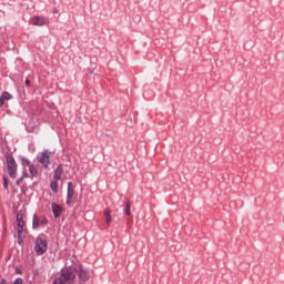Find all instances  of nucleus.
<instances>
[{"label": "nucleus", "mask_w": 284, "mask_h": 284, "mask_svg": "<svg viewBox=\"0 0 284 284\" xmlns=\"http://www.w3.org/2000/svg\"><path fill=\"white\" fill-rule=\"evenodd\" d=\"M30 79H26V81H24V85L27 87V88H30Z\"/></svg>", "instance_id": "24"}, {"label": "nucleus", "mask_w": 284, "mask_h": 284, "mask_svg": "<svg viewBox=\"0 0 284 284\" xmlns=\"http://www.w3.org/2000/svg\"><path fill=\"white\" fill-rule=\"evenodd\" d=\"M16 222H17V232H23V225H26V222L23 221V213L19 212L16 215Z\"/></svg>", "instance_id": "8"}, {"label": "nucleus", "mask_w": 284, "mask_h": 284, "mask_svg": "<svg viewBox=\"0 0 284 284\" xmlns=\"http://www.w3.org/2000/svg\"><path fill=\"white\" fill-rule=\"evenodd\" d=\"M50 154L52 152L50 150H44L43 152L39 153L37 156L38 163H41V165L48 170L50 168Z\"/></svg>", "instance_id": "3"}, {"label": "nucleus", "mask_w": 284, "mask_h": 284, "mask_svg": "<svg viewBox=\"0 0 284 284\" xmlns=\"http://www.w3.org/2000/svg\"><path fill=\"white\" fill-rule=\"evenodd\" d=\"M52 284H65V282H63V277L59 276L54 278Z\"/></svg>", "instance_id": "19"}, {"label": "nucleus", "mask_w": 284, "mask_h": 284, "mask_svg": "<svg viewBox=\"0 0 284 284\" xmlns=\"http://www.w3.org/2000/svg\"><path fill=\"white\" fill-rule=\"evenodd\" d=\"M74 272H78L80 283H88V281H90V271L84 268L83 265H80L78 270L74 268Z\"/></svg>", "instance_id": "5"}, {"label": "nucleus", "mask_w": 284, "mask_h": 284, "mask_svg": "<svg viewBox=\"0 0 284 284\" xmlns=\"http://www.w3.org/2000/svg\"><path fill=\"white\" fill-rule=\"evenodd\" d=\"M19 159L21 161L22 168H30V165H32V163L30 162V160L28 158L20 155Z\"/></svg>", "instance_id": "13"}, {"label": "nucleus", "mask_w": 284, "mask_h": 284, "mask_svg": "<svg viewBox=\"0 0 284 284\" xmlns=\"http://www.w3.org/2000/svg\"><path fill=\"white\" fill-rule=\"evenodd\" d=\"M28 176H30L29 174H28V172L27 171H23V173H22V179H28Z\"/></svg>", "instance_id": "25"}, {"label": "nucleus", "mask_w": 284, "mask_h": 284, "mask_svg": "<svg viewBox=\"0 0 284 284\" xmlns=\"http://www.w3.org/2000/svg\"><path fill=\"white\" fill-rule=\"evenodd\" d=\"M3 187H4V190L9 189L8 178H6V176H3Z\"/></svg>", "instance_id": "20"}, {"label": "nucleus", "mask_w": 284, "mask_h": 284, "mask_svg": "<svg viewBox=\"0 0 284 284\" xmlns=\"http://www.w3.org/2000/svg\"><path fill=\"white\" fill-rule=\"evenodd\" d=\"M40 225H48V219L40 220Z\"/></svg>", "instance_id": "23"}, {"label": "nucleus", "mask_w": 284, "mask_h": 284, "mask_svg": "<svg viewBox=\"0 0 284 284\" xmlns=\"http://www.w3.org/2000/svg\"><path fill=\"white\" fill-rule=\"evenodd\" d=\"M39 225H41V220L39 219V216H37V214H34L32 219V230H37Z\"/></svg>", "instance_id": "15"}, {"label": "nucleus", "mask_w": 284, "mask_h": 284, "mask_svg": "<svg viewBox=\"0 0 284 284\" xmlns=\"http://www.w3.org/2000/svg\"><path fill=\"white\" fill-rule=\"evenodd\" d=\"M18 245L23 247V232H18Z\"/></svg>", "instance_id": "18"}, {"label": "nucleus", "mask_w": 284, "mask_h": 284, "mask_svg": "<svg viewBox=\"0 0 284 284\" xmlns=\"http://www.w3.org/2000/svg\"><path fill=\"white\" fill-rule=\"evenodd\" d=\"M72 199H74V186L72 185V182H69L67 189V205L69 207L72 205Z\"/></svg>", "instance_id": "6"}, {"label": "nucleus", "mask_w": 284, "mask_h": 284, "mask_svg": "<svg viewBox=\"0 0 284 284\" xmlns=\"http://www.w3.org/2000/svg\"><path fill=\"white\" fill-rule=\"evenodd\" d=\"M58 12H59V9L54 8L53 9V14H58Z\"/></svg>", "instance_id": "28"}, {"label": "nucleus", "mask_w": 284, "mask_h": 284, "mask_svg": "<svg viewBox=\"0 0 284 284\" xmlns=\"http://www.w3.org/2000/svg\"><path fill=\"white\" fill-rule=\"evenodd\" d=\"M51 210L54 219H61V214H63V206L53 202L51 203Z\"/></svg>", "instance_id": "7"}, {"label": "nucleus", "mask_w": 284, "mask_h": 284, "mask_svg": "<svg viewBox=\"0 0 284 284\" xmlns=\"http://www.w3.org/2000/svg\"><path fill=\"white\" fill-rule=\"evenodd\" d=\"M33 26H45V19L41 16H36L33 19Z\"/></svg>", "instance_id": "12"}, {"label": "nucleus", "mask_w": 284, "mask_h": 284, "mask_svg": "<svg viewBox=\"0 0 284 284\" xmlns=\"http://www.w3.org/2000/svg\"><path fill=\"white\" fill-rule=\"evenodd\" d=\"M16 274H23V271L21 268H17Z\"/></svg>", "instance_id": "26"}, {"label": "nucleus", "mask_w": 284, "mask_h": 284, "mask_svg": "<svg viewBox=\"0 0 284 284\" xmlns=\"http://www.w3.org/2000/svg\"><path fill=\"white\" fill-rule=\"evenodd\" d=\"M34 252L38 256H43V254L48 252V241L42 240L41 236H38L34 243Z\"/></svg>", "instance_id": "2"}, {"label": "nucleus", "mask_w": 284, "mask_h": 284, "mask_svg": "<svg viewBox=\"0 0 284 284\" xmlns=\"http://www.w3.org/2000/svg\"><path fill=\"white\" fill-rule=\"evenodd\" d=\"M4 159L10 179H17V171L19 170V166L17 164V160H14V155L12 152H7L4 154Z\"/></svg>", "instance_id": "1"}, {"label": "nucleus", "mask_w": 284, "mask_h": 284, "mask_svg": "<svg viewBox=\"0 0 284 284\" xmlns=\"http://www.w3.org/2000/svg\"><path fill=\"white\" fill-rule=\"evenodd\" d=\"M12 284H23V278L17 277Z\"/></svg>", "instance_id": "21"}, {"label": "nucleus", "mask_w": 284, "mask_h": 284, "mask_svg": "<svg viewBox=\"0 0 284 284\" xmlns=\"http://www.w3.org/2000/svg\"><path fill=\"white\" fill-rule=\"evenodd\" d=\"M21 183H23V178L20 176L17 181H16V185H21Z\"/></svg>", "instance_id": "22"}, {"label": "nucleus", "mask_w": 284, "mask_h": 284, "mask_svg": "<svg viewBox=\"0 0 284 284\" xmlns=\"http://www.w3.org/2000/svg\"><path fill=\"white\" fill-rule=\"evenodd\" d=\"M0 284H8V281H6V278H2V280L0 281Z\"/></svg>", "instance_id": "27"}, {"label": "nucleus", "mask_w": 284, "mask_h": 284, "mask_svg": "<svg viewBox=\"0 0 284 284\" xmlns=\"http://www.w3.org/2000/svg\"><path fill=\"white\" fill-rule=\"evenodd\" d=\"M63 176V164H59L57 169L53 171V179L54 181H61Z\"/></svg>", "instance_id": "9"}, {"label": "nucleus", "mask_w": 284, "mask_h": 284, "mask_svg": "<svg viewBox=\"0 0 284 284\" xmlns=\"http://www.w3.org/2000/svg\"><path fill=\"white\" fill-rule=\"evenodd\" d=\"M112 212L110 211V209H106L104 211V216H105V221H106V224L110 225V223H112Z\"/></svg>", "instance_id": "16"}, {"label": "nucleus", "mask_w": 284, "mask_h": 284, "mask_svg": "<svg viewBox=\"0 0 284 284\" xmlns=\"http://www.w3.org/2000/svg\"><path fill=\"white\" fill-rule=\"evenodd\" d=\"M59 180H53L50 183V189L52 190L53 194H57L59 192Z\"/></svg>", "instance_id": "14"}, {"label": "nucleus", "mask_w": 284, "mask_h": 284, "mask_svg": "<svg viewBox=\"0 0 284 284\" xmlns=\"http://www.w3.org/2000/svg\"><path fill=\"white\" fill-rule=\"evenodd\" d=\"M71 266L64 267L60 271V275L63 283H68V281H74L77 278V275L74 274V271L70 270Z\"/></svg>", "instance_id": "4"}, {"label": "nucleus", "mask_w": 284, "mask_h": 284, "mask_svg": "<svg viewBox=\"0 0 284 284\" xmlns=\"http://www.w3.org/2000/svg\"><path fill=\"white\" fill-rule=\"evenodd\" d=\"M12 99V94H10L8 91H4L0 97V108H3L6 101H10Z\"/></svg>", "instance_id": "11"}, {"label": "nucleus", "mask_w": 284, "mask_h": 284, "mask_svg": "<svg viewBox=\"0 0 284 284\" xmlns=\"http://www.w3.org/2000/svg\"><path fill=\"white\" fill-rule=\"evenodd\" d=\"M29 172H30L31 176H38L39 175V170H37V166H34V164H31L29 166Z\"/></svg>", "instance_id": "17"}, {"label": "nucleus", "mask_w": 284, "mask_h": 284, "mask_svg": "<svg viewBox=\"0 0 284 284\" xmlns=\"http://www.w3.org/2000/svg\"><path fill=\"white\" fill-rule=\"evenodd\" d=\"M124 214L125 216H132V203L129 197H124Z\"/></svg>", "instance_id": "10"}]
</instances>
